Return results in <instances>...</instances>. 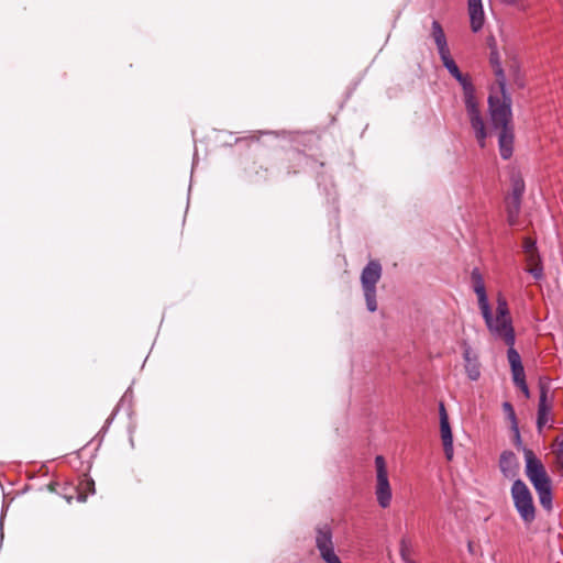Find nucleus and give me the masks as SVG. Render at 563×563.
<instances>
[{"label":"nucleus","mask_w":563,"mask_h":563,"mask_svg":"<svg viewBox=\"0 0 563 563\" xmlns=\"http://www.w3.org/2000/svg\"><path fill=\"white\" fill-rule=\"evenodd\" d=\"M431 36L434 40L439 55L450 51L444 31L438 21L432 22Z\"/></svg>","instance_id":"a211bd4d"},{"label":"nucleus","mask_w":563,"mask_h":563,"mask_svg":"<svg viewBox=\"0 0 563 563\" xmlns=\"http://www.w3.org/2000/svg\"><path fill=\"white\" fill-rule=\"evenodd\" d=\"M490 128L498 132L500 155L508 159L512 155L514 128L511 108H489Z\"/></svg>","instance_id":"f03ea898"},{"label":"nucleus","mask_w":563,"mask_h":563,"mask_svg":"<svg viewBox=\"0 0 563 563\" xmlns=\"http://www.w3.org/2000/svg\"><path fill=\"white\" fill-rule=\"evenodd\" d=\"M465 371L470 379L477 380L481 376L479 363L476 356L471 355L470 347L464 350Z\"/></svg>","instance_id":"f3484780"},{"label":"nucleus","mask_w":563,"mask_h":563,"mask_svg":"<svg viewBox=\"0 0 563 563\" xmlns=\"http://www.w3.org/2000/svg\"><path fill=\"white\" fill-rule=\"evenodd\" d=\"M525 258L527 263L526 271L530 273L534 279H541L543 277V267L539 252H530L525 255Z\"/></svg>","instance_id":"dca6fc26"},{"label":"nucleus","mask_w":563,"mask_h":563,"mask_svg":"<svg viewBox=\"0 0 563 563\" xmlns=\"http://www.w3.org/2000/svg\"><path fill=\"white\" fill-rule=\"evenodd\" d=\"M376 486L375 495L382 508H387L391 501V487L388 479L387 464L383 455L375 457Z\"/></svg>","instance_id":"423d86ee"},{"label":"nucleus","mask_w":563,"mask_h":563,"mask_svg":"<svg viewBox=\"0 0 563 563\" xmlns=\"http://www.w3.org/2000/svg\"><path fill=\"white\" fill-rule=\"evenodd\" d=\"M440 433L445 457L451 461L453 457V435L449 420L440 421Z\"/></svg>","instance_id":"2eb2a0df"},{"label":"nucleus","mask_w":563,"mask_h":563,"mask_svg":"<svg viewBox=\"0 0 563 563\" xmlns=\"http://www.w3.org/2000/svg\"><path fill=\"white\" fill-rule=\"evenodd\" d=\"M519 462L516 454L511 451H504L499 459V468L506 478L512 479L519 473Z\"/></svg>","instance_id":"9d476101"},{"label":"nucleus","mask_w":563,"mask_h":563,"mask_svg":"<svg viewBox=\"0 0 563 563\" xmlns=\"http://www.w3.org/2000/svg\"><path fill=\"white\" fill-rule=\"evenodd\" d=\"M526 475L533 485L534 489H541L551 486V479L544 465L538 460L531 450H525Z\"/></svg>","instance_id":"6e6552de"},{"label":"nucleus","mask_w":563,"mask_h":563,"mask_svg":"<svg viewBox=\"0 0 563 563\" xmlns=\"http://www.w3.org/2000/svg\"><path fill=\"white\" fill-rule=\"evenodd\" d=\"M511 373L515 385L523 383L526 380L523 366L512 367Z\"/></svg>","instance_id":"bb28decb"},{"label":"nucleus","mask_w":563,"mask_h":563,"mask_svg":"<svg viewBox=\"0 0 563 563\" xmlns=\"http://www.w3.org/2000/svg\"><path fill=\"white\" fill-rule=\"evenodd\" d=\"M503 410H504L505 415L507 416V418L511 422V429L516 432V439L519 440L520 434H519V429H518V422H517V417H516L515 409H514L512 405L508 401L504 402Z\"/></svg>","instance_id":"5701e85b"},{"label":"nucleus","mask_w":563,"mask_h":563,"mask_svg":"<svg viewBox=\"0 0 563 563\" xmlns=\"http://www.w3.org/2000/svg\"><path fill=\"white\" fill-rule=\"evenodd\" d=\"M503 1L506 3H509V4H514V3H516L517 0H503Z\"/></svg>","instance_id":"2f4dec72"},{"label":"nucleus","mask_w":563,"mask_h":563,"mask_svg":"<svg viewBox=\"0 0 563 563\" xmlns=\"http://www.w3.org/2000/svg\"><path fill=\"white\" fill-rule=\"evenodd\" d=\"M520 207H521V199L512 198L509 196L507 197V199H506L507 218H508V223L510 225H515L517 223L518 216L520 212Z\"/></svg>","instance_id":"6ab92c4d"},{"label":"nucleus","mask_w":563,"mask_h":563,"mask_svg":"<svg viewBox=\"0 0 563 563\" xmlns=\"http://www.w3.org/2000/svg\"><path fill=\"white\" fill-rule=\"evenodd\" d=\"M516 386L520 388V390L525 394L527 398L530 397L529 388L526 384V380L523 383L517 384Z\"/></svg>","instance_id":"7c9ffc66"},{"label":"nucleus","mask_w":563,"mask_h":563,"mask_svg":"<svg viewBox=\"0 0 563 563\" xmlns=\"http://www.w3.org/2000/svg\"><path fill=\"white\" fill-rule=\"evenodd\" d=\"M510 71H511V74H512V76H514V80H515V82H516L519 87H522V84L519 81V70H518V68H517L516 66H514V65H512V66L510 67Z\"/></svg>","instance_id":"c85d7f7f"},{"label":"nucleus","mask_w":563,"mask_h":563,"mask_svg":"<svg viewBox=\"0 0 563 563\" xmlns=\"http://www.w3.org/2000/svg\"><path fill=\"white\" fill-rule=\"evenodd\" d=\"M468 14L473 32H478L484 24V10L482 0L468 1Z\"/></svg>","instance_id":"ddd939ff"},{"label":"nucleus","mask_w":563,"mask_h":563,"mask_svg":"<svg viewBox=\"0 0 563 563\" xmlns=\"http://www.w3.org/2000/svg\"><path fill=\"white\" fill-rule=\"evenodd\" d=\"M482 316L490 334L503 340L507 345H515V330L506 298L498 294L496 314L493 316L489 305L481 308Z\"/></svg>","instance_id":"f257e3e1"},{"label":"nucleus","mask_w":563,"mask_h":563,"mask_svg":"<svg viewBox=\"0 0 563 563\" xmlns=\"http://www.w3.org/2000/svg\"><path fill=\"white\" fill-rule=\"evenodd\" d=\"M471 278H472L474 291L477 296L478 307L481 309V308L489 305L487 295H486L484 279H483L481 273L478 272V269H473V272L471 274Z\"/></svg>","instance_id":"4468645a"},{"label":"nucleus","mask_w":563,"mask_h":563,"mask_svg":"<svg viewBox=\"0 0 563 563\" xmlns=\"http://www.w3.org/2000/svg\"><path fill=\"white\" fill-rule=\"evenodd\" d=\"M554 463L559 473L563 476V433L558 435L553 444Z\"/></svg>","instance_id":"aec40b11"},{"label":"nucleus","mask_w":563,"mask_h":563,"mask_svg":"<svg viewBox=\"0 0 563 563\" xmlns=\"http://www.w3.org/2000/svg\"><path fill=\"white\" fill-rule=\"evenodd\" d=\"M490 65L495 75V80L490 86L488 96V106H511L514 100L506 86V77L500 66L498 54L492 52Z\"/></svg>","instance_id":"7ed1b4c3"},{"label":"nucleus","mask_w":563,"mask_h":563,"mask_svg":"<svg viewBox=\"0 0 563 563\" xmlns=\"http://www.w3.org/2000/svg\"><path fill=\"white\" fill-rule=\"evenodd\" d=\"M383 268L378 261L372 260L361 273V284L368 311L377 310L376 285L382 278Z\"/></svg>","instance_id":"20e7f679"},{"label":"nucleus","mask_w":563,"mask_h":563,"mask_svg":"<svg viewBox=\"0 0 563 563\" xmlns=\"http://www.w3.org/2000/svg\"><path fill=\"white\" fill-rule=\"evenodd\" d=\"M316 532V547L322 560L325 563H341L339 556L334 553L330 527L328 525L319 526Z\"/></svg>","instance_id":"1a4fd4ad"},{"label":"nucleus","mask_w":563,"mask_h":563,"mask_svg":"<svg viewBox=\"0 0 563 563\" xmlns=\"http://www.w3.org/2000/svg\"><path fill=\"white\" fill-rule=\"evenodd\" d=\"M525 192V181L520 175L514 174L511 176V192L509 197L522 199Z\"/></svg>","instance_id":"4be33fe9"},{"label":"nucleus","mask_w":563,"mask_h":563,"mask_svg":"<svg viewBox=\"0 0 563 563\" xmlns=\"http://www.w3.org/2000/svg\"><path fill=\"white\" fill-rule=\"evenodd\" d=\"M411 545L409 543L408 540L406 539H401L400 541V555H401V559L406 562V563H415L412 560H411Z\"/></svg>","instance_id":"393cba45"},{"label":"nucleus","mask_w":563,"mask_h":563,"mask_svg":"<svg viewBox=\"0 0 563 563\" xmlns=\"http://www.w3.org/2000/svg\"><path fill=\"white\" fill-rule=\"evenodd\" d=\"M440 58L443 63V66L448 69L451 76L454 77L462 86L465 106H476L474 99V87L472 85L470 76L464 75L460 71L456 63L451 57L450 51L440 54Z\"/></svg>","instance_id":"0eeeda50"},{"label":"nucleus","mask_w":563,"mask_h":563,"mask_svg":"<svg viewBox=\"0 0 563 563\" xmlns=\"http://www.w3.org/2000/svg\"><path fill=\"white\" fill-rule=\"evenodd\" d=\"M95 493V482L91 478H84L78 485V500L86 501L88 494Z\"/></svg>","instance_id":"412c9836"},{"label":"nucleus","mask_w":563,"mask_h":563,"mask_svg":"<svg viewBox=\"0 0 563 563\" xmlns=\"http://www.w3.org/2000/svg\"><path fill=\"white\" fill-rule=\"evenodd\" d=\"M550 411L551 404L548 402V387L544 384H541L537 419V427L539 432H541L543 426L549 421Z\"/></svg>","instance_id":"9b49d317"},{"label":"nucleus","mask_w":563,"mask_h":563,"mask_svg":"<svg viewBox=\"0 0 563 563\" xmlns=\"http://www.w3.org/2000/svg\"><path fill=\"white\" fill-rule=\"evenodd\" d=\"M522 249H523L525 255L530 253V252L538 251V249L536 246V241L533 239L529 238V236L523 239Z\"/></svg>","instance_id":"cd10ccee"},{"label":"nucleus","mask_w":563,"mask_h":563,"mask_svg":"<svg viewBox=\"0 0 563 563\" xmlns=\"http://www.w3.org/2000/svg\"><path fill=\"white\" fill-rule=\"evenodd\" d=\"M508 346H509V349L507 352V357H508L510 367L512 368V367L522 366L521 357H520L519 353L514 349V345H508Z\"/></svg>","instance_id":"a878e982"},{"label":"nucleus","mask_w":563,"mask_h":563,"mask_svg":"<svg viewBox=\"0 0 563 563\" xmlns=\"http://www.w3.org/2000/svg\"><path fill=\"white\" fill-rule=\"evenodd\" d=\"M468 118H470L472 128L475 131L476 140L478 141L481 147H484L485 139L487 136V131L485 128L484 120L479 114V108H468Z\"/></svg>","instance_id":"f8f14e48"},{"label":"nucleus","mask_w":563,"mask_h":563,"mask_svg":"<svg viewBox=\"0 0 563 563\" xmlns=\"http://www.w3.org/2000/svg\"><path fill=\"white\" fill-rule=\"evenodd\" d=\"M511 497L521 519L527 525H530L536 518V507L528 486L521 479H516L514 482L511 487Z\"/></svg>","instance_id":"39448f33"},{"label":"nucleus","mask_w":563,"mask_h":563,"mask_svg":"<svg viewBox=\"0 0 563 563\" xmlns=\"http://www.w3.org/2000/svg\"><path fill=\"white\" fill-rule=\"evenodd\" d=\"M536 492H537V494L539 496V500H540L541 506L544 509L550 510L551 507H552V490H551V486H548V487H544V488H541V489H537Z\"/></svg>","instance_id":"b1692460"},{"label":"nucleus","mask_w":563,"mask_h":563,"mask_svg":"<svg viewBox=\"0 0 563 563\" xmlns=\"http://www.w3.org/2000/svg\"><path fill=\"white\" fill-rule=\"evenodd\" d=\"M439 413L440 421L449 420V416L443 404H440Z\"/></svg>","instance_id":"c756f323"}]
</instances>
